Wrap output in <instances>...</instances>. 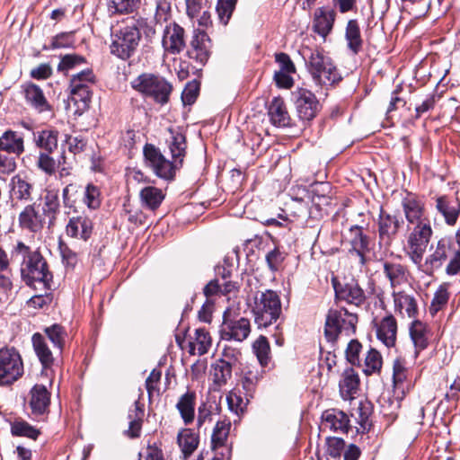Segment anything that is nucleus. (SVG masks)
<instances>
[{
    "instance_id": "1",
    "label": "nucleus",
    "mask_w": 460,
    "mask_h": 460,
    "mask_svg": "<svg viewBox=\"0 0 460 460\" xmlns=\"http://www.w3.org/2000/svg\"><path fill=\"white\" fill-rule=\"evenodd\" d=\"M168 130L171 134L169 149L172 162L166 159L161 151L151 144L144 146L143 153L146 164L154 173L161 179L171 181L174 179L176 171L182 166L187 143L185 136L179 129L170 128Z\"/></svg>"
},
{
    "instance_id": "2",
    "label": "nucleus",
    "mask_w": 460,
    "mask_h": 460,
    "mask_svg": "<svg viewBox=\"0 0 460 460\" xmlns=\"http://www.w3.org/2000/svg\"><path fill=\"white\" fill-rule=\"evenodd\" d=\"M13 256H20L22 259L21 275L27 285L31 286L34 282H40L45 288H50L52 275L40 252H31L24 243L18 242L13 250Z\"/></svg>"
},
{
    "instance_id": "3",
    "label": "nucleus",
    "mask_w": 460,
    "mask_h": 460,
    "mask_svg": "<svg viewBox=\"0 0 460 460\" xmlns=\"http://www.w3.org/2000/svg\"><path fill=\"white\" fill-rule=\"evenodd\" d=\"M306 62L307 69L314 82L320 86L332 85L341 79L332 59L319 49H309Z\"/></svg>"
},
{
    "instance_id": "4",
    "label": "nucleus",
    "mask_w": 460,
    "mask_h": 460,
    "mask_svg": "<svg viewBox=\"0 0 460 460\" xmlns=\"http://www.w3.org/2000/svg\"><path fill=\"white\" fill-rule=\"evenodd\" d=\"M252 313L259 327H268L275 323L281 314L279 295L270 289L258 292L254 296Z\"/></svg>"
},
{
    "instance_id": "5",
    "label": "nucleus",
    "mask_w": 460,
    "mask_h": 460,
    "mask_svg": "<svg viewBox=\"0 0 460 460\" xmlns=\"http://www.w3.org/2000/svg\"><path fill=\"white\" fill-rule=\"evenodd\" d=\"M404 251L415 265H420L433 233L430 222H420L412 227L409 226Z\"/></svg>"
},
{
    "instance_id": "6",
    "label": "nucleus",
    "mask_w": 460,
    "mask_h": 460,
    "mask_svg": "<svg viewBox=\"0 0 460 460\" xmlns=\"http://www.w3.org/2000/svg\"><path fill=\"white\" fill-rule=\"evenodd\" d=\"M358 316L346 309H330L326 316L324 335L328 341H335L340 334L355 332Z\"/></svg>"
},
{
    "instance_id": "7",
    "label": "nucleus",
    "mask_w": 460,
    "mask_h": 460,
    "mask_svg": "<svg viewBox=\"0 0 460 460\" xmlns=\"http://www.w3.org/2000/svg\"><path fill=\"white\" fill-rule=\"evenodd\" d=\"M132 87L160 103L168 102L172 91L171 84L164 78L150 74L139 75L132 82Z\"/></svg>"
},
{
    "instance_id": "8",
    "label": "nucleus",
    "mask_w": 460,
    "mask_h": 460,
    "mask_svg": "<svg viewBox=\"0 0 460 460\" xmlns=\"http://www.w3.org/2000/svg\"><path fill=\"white\" fill-rule=\"evenodd\" d=\"M23 363L19 352L13 348L0 349V385H9L23 375Z\"/></svg>"
},
{
    "instance_id": "9",
    "label": "nucleus",
    "mask_w": 460,
    "mask_h": 460,
    "mask_svg": "<svg viewBox=\"0 0 460 460\" xmlns=\"http://www.w3.org/2000/svg\"><path fill=\"white\" fill-rule=\"evenodd\" d=\"M141 39L136 25L122 28L113 39L110 49L111 54L121 59L128 58L137 49Z\"/></svg>"
},
{
    "instance_id": "10",
    "label": "nucleus",
    "mask_w": 460,
    "mask_h": 460,
    "mask_svg": "<svg viewBox=\"0 0 460 460\" xmlns=\"http://www.w3.org/2000/svg\"><path fill=\"white\" fill-rule=\"evenodd\" d=\"M162 47L169 55H177L186 47L185 30L176 22L167 24L163 32Z\"/></svg>"
},
{
    "instance_id": "11",
    "label": "nucleus",
    "mask_w": 460,
    "mask_h": 460,
    "mask_svg": "<svg viewBox=\"0 0 460 460\" xmlns=\"http://www.w3.org/2000/svg\"><path fill=\"white\" fill-rule=\"evenodd\" d=\"M250 332V321L247 318L231 319L229 313L225 312L221 329L223 339L243 341L248 337Z\"/></svg>"
},
{
    "instance_id": "12",
    "label": "nucleus",
    "mask_w": 460,
    "mask_h": 460,
    "mask_svg": "<svg viewBox=\"0 0 460 460\" xmlns=\"http://www.w3.org/2000/svg\"><path fill=\"white\" fill-rule=\"evenodd\" d=\"M211 40L208 35L202 30H195L187 55L190 59L200 65H205L209 58Z\"/></svg>"
},
{
    "instance_id": "13",
    "label": "nucleus",
    "mask_w": 460,
    "mask_h": 460,
    "mask_svg": "<svg viewBox=\"0 0 460 460\" xmlns=\"http://www.w3.org/2000/svg\"><path fill=\"white\" fill-rule=\"evenodd\" d=\"M298 117L302 120H311L318 111V101L314 94L305 88H298L293 93Z\"/></svg>"
},
{
    "instance_id": "14",
    "label": "nucleus",
    "mask_w": 460,
    "mask_h": 460,
    "mask_svg": "<svg viewBox=\"0 0 460 460\" xmlns=\"http://www.w3.org/2000/svg\"><path fill=\"white\" fill-rule=\"evenodd\" d=\"M376 338L387 348L395 346L397 340V320L388 314L380 320L374 321Z\"/></svg>"
},
{
    "instance_id": "15",
    "label": "nucleus",
    "mask_w": 460,
    "mask_h": 460,
    "mask_svg": "<svg viewBox=\"0 0 460 460\" xmlns=\"http://www.w3.org/2000/svg\"><path fill=\"white\" fill-rule=\"evenodd\" d=\"M408 376L409 369L405 362L399 358L395 359L393 365V381L396 400L391 402V413H394L395 410L400 408V401L404 395L405 389L408 388V385L406 384Z\"/></svg>"
},
{
    "instance_id": "16",
    "label": "nucleus",
    "mask_w": 460,
    "mask_h": 460,
    "mask_svg": "<svg viewBox=\"0 0 460 460\" xmlns=\"http://www.w3.org/2000/svg\"><path fill=\"white\" fill-rule=\"evenodd\" d=\"M332 283L337 299L356 305H359L364 302V291L354 279L341 284L333 279Z\"/></svg>"
},
{
    "instance_id": "17",
    "label": "nucleus",
    "mask_w": 460,
    "mask_h": 460,
    "mask_svg": "<svg viewBox=\"0 0 460 460\" xmlns=\"http://www.w3.org/2000/svg\"><path fill=\"white\" fill-rule=\"evenodd\" d=\"M19 226L31 233H39L44 226L45 217L37 208L36 204L26 206L18 217Z\"/></svg>"
},
{
    "instance_id": "18",
    "label": "nucleus",
    "mask_w": 460,
    "mask_h": 460,
    "mask_svg": "<svg viewBox=\"0 0 460 460\" xmlns=\"http://www.w3.org/2000/svg\"><path fill=\"white\" fill-rule=\"evenodd\" d=\"M349 428V416L339 410L329 409L323 412L321 429L333 432H348Z\"/></svg>"
},
{
    "instance_id": "19",
    "label": "nucleus",
    "mask_w": 460,
    "mask_h": 460,
    "mask_svg": "<svg viewBox=\"0 0 460 460\" xmlns=\"http://www.w3.org/2000/svg\"><path fill=\"white\" fill-rule=\"evenodd\" d=\"M394 310L402 317L414 318L418 314V304L414 296L402 290L392 292Z\"/></svg>"
},
{
    "instance_id": "20",
    "label": "nucleus",
    "mask_w": 460,
    "mask_h": 460,
    "mask_svg": "<svg viewBox=\"0 0 460 460\" xmlns=\"http://www.w3.org/2000/svg\"><path fill=\"white\" fill-rule=\"evenodd\" d=\"M345 242L351 246L349 252H355L359 261L364 263L365 253L368 251V237L364 234L363 228L358 226H351L344 234Z\"/></svg>"
},
{
    "instance_id": "21",
    "label": "nucleus",
    "mask_w": 460,
    "mask_h": 460,
    "mask_svg": "<svg viewBox=\"0 0 460 460\" xmlns=\"http://www.w3.org/2000/svg\"><path fill=\"white\" fill-rule=\"evenodd\" d=\"M448 251L449 247L446 243L442 240L438 241L435 251L426 258L424 263L420 262V265H417L418 269L426 274H432L434 270L441 267L447 260Z\"/></svg>"
},
{
    "instance_id": "22",
    "label": "nucleus",
    "mask_w": 460,
    "mask_h": 460,
    "mask_svg": "<svg viewBox=\"0 0 460 460\" xmlns=\"http://www.w3.org/2000/svg\"><path fill=\"white\" fill-rule=\"evenodd\" d=\"M334 20L335 13L332 10L323 7L317 8L314 15V31L325 39L332 30Z\"/></svg>"
},
{
    "instance_id": "23",
    "label": "nucleus",
    "mask_w": 460,
    "mask_h": 460,
    "mask_svg": "<svg viewBox=\"0 0 460 460\" xmlns=\"http://www.w3.org/2000/svg\"><path fill=\"white\" fill-rule=\"evenodd\" d=\"M409 332L416 353L428 347L431 338V332L427 323L420 320H414L410 325Z\"/></svg>"
},
{
    "instance_id": "24",
    "label": "nucleus",
    "mask_w": 460,
    "mask_h": 460,
    "mask_svg": "<svg viewBox=\"0 0 460 460\" xmlns=\"http://www.w3.org/2000/svg\"><path fill=\"white\" fill-rule=\"evenodd\" d=\"M196 398V393L188 390L176 402L175 407L185 425L191 424L195 420Z\"/></svg>"
},
{
    "instance_id": "25",
    "label": "nucleus",
    "mask_w": 460,
    "mask_h": 460,
    "mask_svg": "<svg viewBox=\"0 0 460 460\" xmlns=\"http://www.w3.org/2000/svg\"><path fill=\"white\" fill-rule=\"evenodd\" d=\"M402 205L409 225L415 226L420 224V222L429 221L425 217L423 204L414 197L407 196L402 199Z\"/></svg>"
},
{
    "instance_id": "26",
    "label": "nucleus",
    "mask_w": 460,
    "mask_h": 460,
    "mask_svg": "<svg viewBox=\"0 0 460 460\" xmlns=\"http://www.w3.org/2000/svg\"><path fill=\"white\" fill-rule=\"evenodd\" d=\"M30 407L35 415L43 414L49 408L50 394L43 385H35L30 393Z\"/></svg>"
},
{
    "instance_id": "27",
    "label": "nucleus",
    "mask_w": 460,
    "mask_h": 460,
    "mask_svg": "<svg viewBox=\"0 0 460 460\" xmlns=\"http://www.w3.org/2000/svg\"><path fill=\"white\" fill-rule=\"evenodd\" d=\"M92 222L86 217H71L66 225V234L76 239L86 241L92 234Z\"/></svg>"
},
{
    "instance_id": "28",
    "label": "nucleus",
    "mask_w": 460,
    "mask_h": 460,
    "mask_svg": "<svg viewBox=\"0 0 460 460\" xmlns=\"http://www.w3.org/2000/svg\"><path fill=\"white\" fill-rule=\"evenodd\" d=\"M436 208L444 217L449 226H455L460 214V202L446 196L438 197L436 200Z\"/></svg>"
},
{
    "instance_id": "29",
    "label": "nucleus",
    "mask_w": 460,
    "mask_h": 460,
    "mask_svg": "<svg viewBox=\"0 0 460 460\" xmlns=\"http://www.w3.org/2000/svg\"><path fill=\"white\" fill-rule=\"evenodd\" d=\"M383 270L393 290H397L398 288L408 282L407 270L403 265L385 261L383 263Z\"/></svg>"
},
{
    "instance_id": "30",
    "label": "nucleus",
    "mask_w": 460,
    "mask_h": 460,
    "mask_svg": "<svg viewBox=\"0 0 460 460\" xmlns=\"http://www.w3.org/2000/svg\"><path fill=\"white\" fill-rule=\"evenodd\" d=\"M42 215L49 219V226L56 222L57 216L60 211L58 190H46L42 197Z\"/></svg>"
},
{
    "instance_id": "31",
    "label": "nucleus",
    "mask_w": 460,
    "mask_h": 460,
    "mask_svg": "<svg viewBox=\"0 0 460 460\" xmlns=\"http://www.w3.org/2000/svg\"><path fill=\"white\" fill-rule=\"evenodd\" d=\"M0 150L20 156L24 152V141L22 134L6 130L0 137Z\"/></svg>"
},
{
    "instance_id": "32",
    "label": "nucleus",
    "mask_w": 460,
    "mask_h": 460,
    "mask_svg": "<svg viewBox=\"0 0 460 460\" xmlns=\"http://www.w3.org/2000/svg\"><path fill=\"white\" fill-rule=\"evenodd\" d=\"M270 122L276 127H287L290 124V117L285 102L280 97H274L268 107Z\"/></svg>"
},
{
    "instance_id": "33",
    "label": "nucleus",
    "mask_w": 460,
    "mask_h": 460,
    "mask_svg": "<svg viewBox=\"0 0 460 460\" xmlns=\"http://www.w3.org/2000/svg\"><path fill=\"white\" fill-rule=\"evenodd\" d=\"M402 222L396 216H392L381 209L378 219V232L382 240L390 242L398 233Z\"/></svg>"
},
{
    "instance_id": "34",
    "label": "nucleus",
    "mask_w": 460,
    "mask_h": 460,
    "mask_svg": "<svg viewBox=\"0 0 460 460\" xmlns=\"http://www.w3.org/2000/svg\"><path fill=\"white\" fill-rule=\"evenodd\" d=\"M359 385V377L358 373L351 367L346 368L341 374L339 382L340 393L344 400L353 398Z\"/></svg>"
},
{
    "instance_id": "35",
    "label": "nucleus",
    "mask_w": 460,
    "mask_h": 460,
    "mask_svg": "<svg viewBox=\"0 0 460 460\" xmlns=\"http://www.w3.org/2000/svg\"><path fill=\"white\" fill-rule=\"evenodd\" d=\"M231 422L228 420H218L214 427L211 435V447L213 450L224 447L227 456H230L231 449L226 446V440L229 435Z\"/></svg>"
},
{
    "instance_id": "36",
    "label": "nucleus",
    "mask_w": 460,
    "mask_h": 460,
    "mask_svg": "<svg viewBox=\"0 0 460 460\" xmlns=\"http://www.w3.org/2000/svg\"><path fill=\"white\" fill-rule=\"evenodd\" d=\"M33 349L40 361L44 369L51 367L54 362V358L50 349L47 344L46 338L40 333H34L32 338Z\"/></svg>"
},
{
    "instance_id": "37",
    "label": "nucleus",
    "mask_w": 460,
    "mask_h": 460,
    "mask_svg": "<svg viewBox=\"0 0 460 460\" xmlns=\"http://www.w3.org/2000/svg\"><path fill=\"white\" fill-rule=\"evenodd\" d=\"M177 443L184 457L190 456L198 447L199 437L190 429H182L177 436Z\"/></svg>"
},
{
    "instance_id": "38",
    "label": "nucleus",
    "mask_w": 460,
    "mask_h": 460,
    "mask_svg": "<svg viewBox=\"0 0 460 460\" xmlns=\"http://www.w3.org/2000/svg\"><path fill=\"white\" fill-rule=\"evenodd\" d=\"M211 346V338L209 333L203 328L195 331V337L190 342V353L199 356L206 354Z\"/></svg>"
},
{
    "instance_id": "39",
    "label": "nucleus",
    "mask_w": 460,
    "mask_h": 460,
    "mask_svg": "<svg viewBox=\"0 0 460 460\" xmlns=\"http://www.w3.org/2000/svg\"><path fill=\"white\" fill-rule=\"evenodd\" d=\"M345 38L348 48L354 53L358 54L361 48L363 40L361 39L360 29L356 20H349L345 32Z\"/></svg>"
},
{
    "instance_id": "40",
    "label": "nucleus",
    "mask_w": 460,
    "mask_h": 460,
    "mask_svg": "<svg viewBox=\"0 0 460 460\" xmlns=\"http://www.w3.org/2000/svg\"><path fill=\"white\" fill-rule=\"evenodd\" d=\"M164 199V194L162 190L156 187L147 186L140 191L141 202L152 210L156 209L161 205Z\"/></svg>"
},
{
    "instance_id": "41",
    "label": "nucleus",
    "mask_w": 460,
    "mask_h": 460,
    "mask_svg": "<svg viewBox=\"0 0 460 460\" xmlns=\"http://www.w3.org/2000/svg\"><path fill=\"white\" fill-rule=\"evenodd\" d=\"M91 102V90L70 89V102L75 107V113L82 114L89 108Z\"/></svg>"
},
{
    "instance_id": "42",
    "label": "nucleus",
    "mask_w": 460,
    "mask_h": 460,
    "mask_svg": "<svg viewBox=\"0 0 460 460\" xmlns=\"http://www.w3.org/2000/svg\"><path fill=\"white\" fill-rule=\"evenodd\" d=\"M25 98L28 102L40 111L48 109V103L41 89L35 84H29L25 87Z\"/></svg>"
},
{
    "instance_id": "43",
    "label": "nucleus",
    "mask_w": 460,
    "mask_h": 460,
    "mask_svg": "<svg viewBox=\"0 0 460 460\" xmlns=\"http://www.w3.org/2000/svg\"><path fill=\"white\" fill-rule=\"evenodd\" d=\"M39 147L52 153L58 147V132L53 129H46L38 133L35 138Z\"/></svg>"
},
{
    "instance_id": "44",
    "label": "nucleus",
    "mask_w": 460,
    "mask_h": 460,
    "mask_svg": "<svg viewBox=\"0 0 460 460\" xmlns=\"http://www.w3.org/2000/svg\"><path fill=\"white\" fill-rule=\"evenodd\" d=\"M232 376L231 363L221 359L213 366V380L216 385L222 386Z\"/></svg>"
},
{
    "instance_id": "45",
    "label": "nucleus",
    "mask_w": 460,
    "mask_h": 460,
    "mask_svg": "<svg viewBox=\"0 0 460 460\" xmlns=\"http://www.w3.org/2000/svg\"><path fill=\"white\" fill-rule=\"evenodd\" d=\"M11 191L19 199L31 198V185L20 175L13 176L10 181Z\"/></svg>"
},
{
    "instance_id": "46",
    "label": "nucleus",
    "mask_w": 460,
    "mask_h": 460,
    "mask_svg": "<svg viewBox=\"0 0 460 460\" xmlns=\"http://www.w3.org/2000/svg\"><path fill=\"white\" fill-rule=\"evenodd\" d=\"M145 4L155 9V20L161 23L167 21L171 12L169 0H145Z\"/></svg>"
},
{
    "instance_id": "47",
    "label": "nucleus",
    "mask_w": 460,
    "mask_h": 460,
    "mask_svg": "<svg viewBox=\"0 0 460 460\" xmlns=\"http://www.w3.org/2000/svg\"><path fill=\"white\" fill-rule=\"evenodd\" d=\"M94 75L90 69L74 75L70 80V89H89L94 84Z\"/></svg>"
},
{
    "instance_id": "48",
    "label": "nucleus",
    "mask_w": 460,
    "mask_h": 460,
    "mask_svg": "<svg viewBox=\"0 0 460 460\" xmlns=\"http://www.w3.org/2000/svg\"><path fill=\"white\" fill-rule=\"evenodd\" d=\"M140 0H109L108 9L112 13H128L135 11Z\"/></svg>"
},
{
    "instance_id": "49",
    "label": "nucleus",
    "mask_w": 460,
    "mask_h": 460,
    "mask_svg": "<svg viewBox=\"0 0 460 460\" xmlns=\"http://www.w3.org/2000/svg\"><path fill=\"white\" fill-rule=\"evenodd\" d=\"M44 331L48 339L52 342L53 347L61 351L64 347L66 337L64 328L58 324H53L45 328Z\"/></svg>"
},
{
    "instance_id": "50",
    "label": "nucleus",
    "mask_w": 460,
    "mask_h": 460,
    "mask_svg": "<svg viewBox=\"0 0 460 460\" xmlns=\"http://www.w3.org/2000/svg\"><path fill=\"white\" fill-rule=\"evenodd\" d=\"M253 351L261 366H266L270 360V344L264 336H260L252 345Z\"/></svg>"
},
{
    "instance_id": "51",
    "label": "nucleus",
    "mask_w": 460,
    "mask_h": 460,
    "mask_svg": "<svg viewBox=\"0 0 460 460\" xmlns=\"http://www.w3.org/2000/svg\"><path fill=\"white\" fill-rule=\"evenodd\" d=\"M12 434L36 439L40 431L24 420H16L11 426Z\"/></svg>"
},
{
    "instance_id": "52",
    "label": "nucleus",
    "mask_w": 460,
    "mask_h": 460,
    "mask_svg": "<svg viewBox=\"0 0 460 460\" xmlns=\"http://www.w3.org/2000/svg\"><path fill=\"white\" fill-rule=\"evenodd\" d=\"M345 442L342 438L330 437L326 438V450L328 460H340L344 450Z\"/></svg>"
},
{
    "instance_id": "53",
    "label": "nucleus",
    "mask_w": 460,
    "mask_h": 460,
    "mask_svg": "<svg viewBox=\"0 0 460 460\" xmlns=\"http://www.w3.org/2000/svg\"><path fill=\"white\" fill-rule=\"evenodd\" d=\"M237 0H218L217 12L220 22L226 25L235 8Z\"/></svg>"
},
{
    "instance_id": "54",
    "label": "nucleus",
    "mask_w": 460,
    "mask_h": 460,
    "mask_svg": "<svg viewBox=\"0 0 460 460\" xmlns=\"http://www.w3.org/2000/svg\"><path fill=\"white\" fill-rule=\"evenodd\" d=\"M101 192L98 187L89 183L85 187L84 203L91 209H96L101 205Z\"/></svg>"
},
{
    "instance_id": "55",
    "label": "nucleus",
    "mask_w": 460,
    "mask_h": 460,
    "mask_svg": "<svg viewBox=\"0 0 460 460\" xmlns=\"http://www.w3.org/2000/svg\"><path fill=\"white\" fill-rule=\"evenodd\" d=\"M365 372L367 374H372L379 370L382 366V357L380 353L374 349H369L365 358Z\"/></svg>"
},
{
    "instance_id": "56",
    "label": "nucleus",
    "mask_w": 460,
    "mask_h": 460,
    "mask_svg": "<svg viewBox=\"0 0 460 460\" xmlns=\"http://www.w3.org/2000/svg\"><path fill=\"white\" fill-rule=\"evenodd\" d=\"M80 186L75 183L67 184L62 191V199L64 207L66 208H73L75 204L76 194L78 193Z\"/></svg>"
},
{
    "instance_id": "57",
    "label": "nucleus",
    "mask_w": 460,
    "mask_h": 460,
    "mask_svg": "<svg viewBox=\"0 0 460 460\" xmlns=\"http://www.w3.org/2000/svg\"><path fill=\"white\" fill-rule=\"evenodd\" d=\"M226 402L229 410L236 415H239L243 411L245 402H243L241 395L237 394L235 392L231 391L226 395Z\"/></svg>"
},
{
    "instance_id": "58",
    "label": "nucleus",
    "mask_w": 460,
    "mask_h": 460,
    "mask_svg": "<svg viewBox=\"0 0 460 460\" xmlns=\"http://www.w3.org/2000/svg\"><path fill=\"white\" fill-rule=\"evenodd\" d=\"M199 91V84L196 80L189 82L182 92L183 102L189 105L192 104L198 96Z\"/></svg>"
},
{
    "instance_id": "59",
    "label": "nucleus",
    "mask_w": 460,
    "mask_h": 460,
    "mask_svg": "<svg viewBox=\"0 0 460 460\" xmlns=\"http://www.w3.org/2000/svg\"><path fill=\"white\" fill-rule=\"evenodd\" d=\"M361 348V344L356 340H352L349 342L346 349V358L351 365H359V352Z\"/></svg>"
},
{
    "instance_id": "60",
    "label": "nucleus",
    "mask_w": 460,
    "mask_h": 460,
    "mask_svg": "<svg viewBox=\"0 0 460 460\" xmlns=\"http://www.w3.org/2000/svg\"><path fill=\"white\" fill-rule=\"evenodd\" d=\"M67 148L70 153L76 155L84 151L86 142L81 137L67 136L66 139Z\"/></svg>"
},
{
    "instance_id": "61",
    "label": "nucleus",
    "mask_w": 460,
    "mask_h": 460,
    "mask_svg": "<svg viewBox=\"0 0 460 460\" xmlns=\"http://www.w3.org/2000/svg\"><path fill=\"white\" fill-rule=\"evenodd\" d=\"M16 169L14 157L0 154V175H9Z\"/></svg>"
},
{
    "instance_id": "62",
    "label": "nucleus",
    "mask_w": 460,
    "mask_h": 460,
    "mask_svg": "<svg viewBox=\"0 0 460 460\" xmlns=\"http://www.w3.org/2000/svg\"><path fill=\"white\" fill-rule=\"evenodd\" d=\"M276 62L279 64V71L285 73H296V67L289 56L286 53H278L275 55Z\"/></svg>"
},
{
    "instance_id": "63",
    "label": "nucleus",
    "mask_w": 460,
    "mask_h": 460,
    "mask_svg": "<svg viewBox=\"0 0 460 460\" xmlns=\"http://www.w3.org/2000/svg\"><path fill=\"white\" fill-rule=\"evenodd\" d=\"M211 421V409L207 405V403L203 402L198 408L197 426L199 429L203 427L206 423H210Z\"/></svg>"
},
{
    "instance_id": "64",
    "label": "nucleus",
    "mask_w": 460,
    "mask_h": 460,
    "mask_svg": "<svg viewBox=\"0 0 460 460\" xmlns=\"http://www.w3.org/2000/svg\"><path fill=\"white\" fill-rule=\"evenodd\" d=\"M38 167L48 174H52L55 172L56 162L47 154L41 153L37 162Z\"/></svg>"
}]
</instances>
